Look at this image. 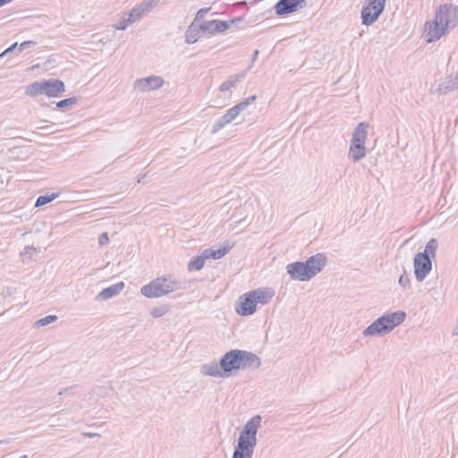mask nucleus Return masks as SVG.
<instances>
[{"label": "nucleus", "instance_id": "ea45409f", "mask_svg": "<svg viewBox=\"0 0 458 458\" xmlns=\"http://www.w3.org/2000/svg\"><path fill=\"white\" fill-rule=\"evenodd\" d=\"M76 386H69V387H66V388H64L62 390L59 391L58 394L59 395H63V394H72V390L75 388Z\"/></svg>", "mask_w": 458, "mask_h": 458}, {"label": "nucleus", "instance_id": "0eeeda50", "mask_svg": "<svg viewBox=\"0 0 458 458\" xmlns=\"http://www.w3.org/2000/svg\"><path fill=\"white\" fill-rule=\"evenodd\" d=\"M437 18L442 21V24L447 30H453L458 24V6L453 4H444L439 5L436 12Z\"/></svg>", "mask_w": 458, "mask_h": 458}, {"label": "nucleus", "instance_id": "f704fd0d", "mask_svg": "<svg viewBox=\"0 0 458 458\" xmlns=\"http://www.w3.org/2000/svg\"><path fill=\"white\" fill-rule=\"evenodd\" d=\"M131 23L129 22L126 16L123 15L122 19L116 23L115 29L119 30H124Z\"/></svg>", "mask_w": 458, "mask_h": 458}, {"label": "nucleus", "instance_id": "423d86ee", "mask_svg": "<svg viewBox=\"0 0 458 458\" xmlns=\"http://www.w3.org/2000/svg\"><path fill=\"white\" fill-rule=\"evenodd\" d=\"M240 350L233 349L226 352L220 359L219 366L222 369L224 377L233 376L237 370L241 369Z\"/></svg>", "mask_w": 458, "mask_h": 458}, {"label": "nucleus", "instance_id": "f8f14e48", "mask_svg": "<svg viewBox=\"0 0 458 458\" xmlns=\"http://www.w3.org/2000/svg\"><path fill=\"white\" fill-rule=\"evenodd\" d=\"M307 5L306 0H279L274 6L275 12L278 16L297 12Z\"/></svg>", "mask_w": 458, "mask_h": 458}, {"label": "nucleus", "instance_id": "412c9836", "mask_svg": "<svg viewBox=\"0 0 458 458\" xmlns=\"http://www.w3.org/2000/svg\"><path fill=\"white\" fill-rule=\"evenodd\" d=\"M369 124L366 122H360L355 127L352 135V142L365 144L367 136H368V128Z\"/></svg>", "mask_w": 458, "mask_h": 458}, {"label": "nucleus", "instance_id": "79ce46f5", "mask_svg": "<svg viewBox=\"0 0 458 458\" xmlns=\"http://www.w3.org/2000/svg\"><path fill=\"white\" fill-rule=\"evenodd\" d=\"M345 453V450L340 452V453H335V454H330L329 456H327V458H339L343 455V454Z\"/></svg>", "mask_w": 458, "mask_h": 458}, {"label": "nucleus", "instance_id": "b1692460", "mask_svg": "<svg viewBox=\"0 0 458 458\" xmlns=\"http://www.w3.org/2000/svg\"><path fill=\"white\" fill-rule=\"evenodd\" d=\"M246 72H242L241 73L238 74L230 75L228 79L220 85V91L225 92L226 90H229L231 88L234 87L239 81L244 78Z\"/></svg>", "mask_w": 458, "mask_h": 458}, {"label": "nucleus", "instance_id": "2eb2a0df", "mask_svg": "<svg viewBox=\"0 0 458 458\" xmlns=\"http://www.w3.org/2000/svg\"><path fill=\"white\" fill-rule=\"evenodd\" d=\"M164 84V81L159 76H148L137 80L134 82V88L141 92L159 89Z\"/></svg>", "mask_w": 458, "mask_h": 458}, {"label": "nucleus", "instance_id": "393cba45", "mask_svg": "<svg viewBox=\"0 0 458 458\" xmlns=\"http://www.w3.org/2000/svg\"><path fill=\"white\" fill-rule=\"evenodd\" d=\"M206 259H208V258L205 257V251L203 250L199 256H197L188 263V269L190 271L200 270L204 267Z\"/></svg>", "mask_w": 458, "mask_h": 458}, {"label": "nucleus", "instance_id": "6ab92c4d", "mask_svg": "<svg viewBox=\"0 0 458 458\" xmlns=\"http://www.w3.org/2000/svg\"><path fill=\"white\" fill-rule=\"evenodd\" d=\"M250 293L254 297L257 305H266L269 303L275 295V291L271 288H258L250 291Z\"/></svg>", "mask_w": 458, "mask_h": 458}, {"label": "nucleus", "instance_id": "1a4fd4ad", "mask_svg": "<svg viewBox=\"0 0 458 458\" xmlns=\"http://www.w3.org/2000/svg\"><path fill=\"white\" fill-rule=\"evenodd\" d=\"M432 269V260L428 254H416L414 257V275L418 282H422Z\"/></svg>", "mask_w": 458, "mask_h": 458}, {"label": "nucleus", "instance_id": "f3484780", "mask_svg": "<svg viewBox=\"0 0 458 458\" xmlns=\"http://www.w3.org/2000/svg\"><path fill=\"white\" fill-rule=\"evenodd\" d=\"M125 284L123 282H118L112 284L109 287L103 289L96 297L95 300L98 301H106L108 299L117 296L124 288Z\"/></svg>", "mask_w": 458, "mask_h": 458}, {"label": "nucleus", "instance_id": "5701e85b", "mask_svg": "<svg viewBox=\"0 0 458 458\" xmlns=\"http://www.w3.org/2000/svg\"><path fill=\"white\" fill-rule=\"evenodd\" d=\"M231 249H232V246L229 244L223 246V247L220 246L216 249H214V248L206 249V250H204L205 257H207L208 259H219L223 258L224 256H225L230 251Z\"/></svg>", "mask_w": 458, "mask_h": 458}, {"label": "nucleus", "instance_id": "473e14b6", "mask_svg": "<svg viewBox=\"0 0 458 458\" xmlns=\"http://www.w3.org/2000/svg\"><path fill=\"white\" fill-rule=\"evenodd\" d=\"M198 31L196 30H188L186 31V34H185V41L188 43V44H192V43H195L197 41V35H198Z\"/></svg>", "mask_w": 458, "mask_h": 458}, {"label": "nucleus", "instance_id": "20e7f679", "mask_svg": "<svg viewBox=\"0 0 458 458\" xmlns=\"http://www.w3.org/2000/svg\"><path fill=\"white\" fill-rule=\"evenodd\" d=\"M257 97L255 95L249 97L244 101H242L231 107L226 111V113L221 116L213 125L211 129V134H216L218 131L223 129L226 124L230 123L233 120H234L239 114L243 111L249 105L253 103L256 100Z\"/></svg>", "mask_w": 458, "mask_h": 458}, {"label": "nucleus", "instance_id": "c9c22d12", "mask_svg": "<svg viewBox=\"0 0 458 458\" xmlns=\"http://www.w3.org/2000/svg\"><path fill=\"white\" fill-rule=\"evenodd\" d=\"M98 243L100 246H105L109 243V236L106 232L102 233L100 236L98 237Z\"/></svg>", "mask_w": 458, "mask_h": 458}, {"label": "nucleus", "instance_id": "2f4dec72", "mask_svg": "<svg viewBox=\"0 0 458 458\" xmlns=\"http://www.w3.org/2000/svg\"><path fill=\"white\" fill-rule=\"evenodd\" d=\"M167 311H168V308H167V306H165V305H162V306H159V307H156V308H154V309L151 310L150 314H151V316H152L153 318H161V317H163L165 314H166V313H167Z\"/></svg>", "mask_w": 458, "mask_h": 458}, {"label": "nucleus", "instance_id": "a878e982", "mask_svg": "<svg viewBox=\"0 0 458 458\" xmlns=\"http://www.w3.org/2000/svg\"><path fill=\"white\" fill-rule=\"evenodd\" d=\"M25 93L30 97H37L43 94L42 83L40 81H35L27 86Z\"/></svg>", "mask_w": 458, "mask_h": 458}, {"label": "nucleus", "instance_id": "72a5a7b5", "mask_svg": "<svg viewBox=\"0 0 458 458\" xmlns=\"http://www.w3.org/2000/svg\"><path fill=\"white\" fill-rule=\"evenodd\" d=\"M398 283L403 288H410L411 287V281L409 276L404 271L403 275L400 276Z\"/></svg>", "mask_w": 458, "mask_h": 458}, {"label": "nucleus", "instance_id": "7c9ffc66", "mask_svg": "<svg viewBox=\"0 0 458 458\" xmlns=\"http://www.w3.org/2000/svg\"><path fill=\"white\" fill-rule=\"evenodd\" d=\"M128 19V21L131 24L141 18L142 12H140V8H133L130 13L124 14Z\"/></svg>", "mask_w": 458, "mask_h": 458}, {"label": "nucleus", "instance_id": "de8ad7c7", "mask_svg": "<svg viewBox=\"0 0 458 458\" xmlns=\"http://www.w3.org/2000/svg\"><path fill=\"white\" fill-rule=\"evenodd\" d=\"M239 5H245L246 4V2L245 1H242V2H239L238 3Z\"/></svg>", "mask_w": 458, "mask_h": 458}, {"label": "nucleus", "instance_id": "4be33fe9", "mask_svg": "<svg viewBox=\"0 0 458 458\" xmlns=\"http://www.w3.org/2000/svg\"><path fill=\"white\" fill-rule=\"evenodd\" d=\"M200 373L203 376L224 377L222 369H220L219 364L216 360L201 365Z\"/></svg>", "mask_w": 458, "mask_h": 458}, {"label": "nucleus", "instance_id": "39448f33", "mask_svg": "<svg viewBox=\"0 0 458 458\" xmlns=\"http://www.w3.org/2000/svg\"><path fill=\"white\" fill-rule=\"evenodd\" d=\"M386 0H365L360 18L363 25L369 26L376 22L385 10Z\"/></svg>", "mask_w": 458, "mask_h": 458}, {"label": "nucleus", "instance_id": "6e6552de", "mask_svg": "<svg viewBox=\"0 0 458 458\" xmlns=\"http://www.w3.org/2000/svg\"><path fill=\"white\" fill-rule=\"evenodd\" d=\"M243 20H244V18L242 16V17H238V18L230 20L229 21H221V20L208 21H204L199 26V30L204 33L213 35L216 33L224 32L226 30H228L231 25H237L238 23L243 21Z\"/></svg>", "mask_w": 458, "mask_h": 458}, {"label": "nucleus", "instance_id": "a18cd8bd", "mask_svg": "<svg viewBox=\"0 0 458 458\" xmlns=\"http://www.w3.org/2000/svg\"><path fill=\"white\" fill-rule=\"evenodd\" d=\"M451 90V88L449 87H445V89H444V93H446L447 91Z\"/></svg>", "mask_w": 458, "mask_h": 458}, {"label": "nucleus", "instance_id": "a19ab883", "mask_svg": "<svg viewBox=\"0 0 458 458\" xmlns=\"http://www.w3.org/2000/svg\"><path fill=\"white\" fill-rule=\"evenodd\" d=\"M209 11V8H201L198 11L197 16L202 17L205 13H207Z\"/></svg>", "mask_w": 458, "mask_h": 458}, {"label": "nucleus", "instance_id": "cd10ccee", "mask_svg": "<svg viewBox=\"0 0 458 458\" xmlns=\"http://www.w3.org/2000/svg\"><path fill=\"white\" fill-rule=\"evenodd\" d=\"M77 102H78L77 97H71V98H64L63 100L56 102L55 106L59 109H65V108H68V107L77 104Z\"/></svg>", "mask_w": 458, "mask_h": 458}, {"label": "nucleus", "instance_id": "4468645a", "mask_svg": "<svg viewBox=\"0 0 458 458\" xmlns=\"http://www.w3.org/2000/svg\"><path fill=\"white\" fill-rule=\"evenodd\" d=\"M43 94L49 98L58 97L65 91L64 83L58 79H50L41 81Z\"/></svg>", "mask_w": 458, "mask_h": 458}, {"label": "nucleus", "instance_id": "f03ea898", "mask_svg": "<svg viewBox=\"0 0 458 458\" xmlns=\"http://www.w3.org/2000/svg\"><path fill=\"white\" fill-rule=\"evenodd\" d=\"M326 264V255L317 253L310 257L305 262L296 261L288 264L286 272L293 280L309 281L322 271Z\"/></svg>", "mask_w": 458, "mask_h": 458}, {"label": "nucleus", "instance_id": "4c0bfd02", "mask_svg": "<svg viewBox=\"0 0 458 458\" xmlns=\"http://www.w3.org/2000/svg\"><path fill=\"white\" fill-rule=\"evenodd\" d=\"M152 7V4L150 2H142L138 8H140V12H142V15L146 13H148Z\"/></svg>", "mask_w": 458, "mask_h": 458}, {"label": "nucleus", "instance_id": "9d476101", "mask_svg": "<svg viewBox=\"0 0 458 458\" xmlns=\"http://www.w3.org/2000/svg\"><path fill=\"white\" fill-rule=\"evenodd\" d=\"M448 31L449 30H447L436 16L433 21H427L425 24L426 41L431 43L438 40L442 36L448 33Z\"/></svg>", "mask_w": 458, "mask_h": 458}, {"label": "nucleus", "instance_id": "aec40b11", "mask_svg": "<svg viewBox=\"0 0 458 458\" xmlns=\"http://www.w3.org/2000/svg\"><path fill=\"white\" fill-rule=\"evenodd\" d=\"M367 154L365 144L352 142L349 148L348 157L352 162L357 163L365 157Z\"/></svg>", "mask_w": 458, "mask_h": 458}, {"label": "nucleus", "instance_id": "f257e3e1", "mask_svg": "<svg viewBox=\"0 0 458 458\" xmlns=\"http://www.w3.org/2000/svg\"><path fill=\"white\" fill-rule=\"evenodd\" d=\"M261 416L255 415L243 426L232 458H252L257 445V433L261 427Z\"/></svg>", "mask_w": 458, "mask_h": 458}, {"label": "nucleus", "instance_id": "9b49d317", "mask_svg": "<svg viewBox=\"0 0 458 458\" xmlns=\"http://www.w3.org/2000/svg\"><path fill=\"white\" fill-rule=\"evenodd\" d=\"M257 303L250 292L241 295L235 304V311L241 316H250L256 312Z\"/></svg>", "mask_w": 458, "mask_h": 458}, {"label": "nucleus", "instance_id": "e433bc0d", "mask_svg": "<svg viewBox=\"0 0 458 458\" xmlns=\"http://www.w3.org/2000/svg\"><path fill=\"white\" fill-rule=\"evenodd\" d=\"M36 45V42L33 40H27L22 42L19 47V52H21L27 48L32 47Z\"/></svg>", "mask_w": 458, "mask_h": 458}, {"label": "nucleus", "instance_id": "ddd939ff", "mask_svg": "<svg viewBox=\"0 0 458 458\" xmlns=\"http://www.w3.org/2000/svg\"><path fill=\"white\" fill-rule=\"evenodd\" d=\"M140 293L147 298H158L168 294L165 290V280L162 276L157 277L149 284L142 286Z\"/></svg>", "mask_w": 458, "mask_h": 458}, {"label": "nucleus", "instance_id": "bb28decb", "mask_svg": "<svg viewBox=\"0 0 458 458\" xmlns=\"http://www.w3.org/2000/svg\"><path fill=\"white\" fill-rule=\"evenodd\" d=\"M437 247V241L432 238L427 242L424 251L419 252L418 254H428V256L430 257L431 259L435 258Z\"/></svg>", "mask_w": 458, "mask_h": 458}, {"label": "nucleus", "instance_id": "c756f323", "mask_svg": "<svg viewBox=\"0 0 458 458\" xmlns=\"http://www.w3.org/2000/svg\"><path fill=\"white\" fill-rule=\"evenodd\" d=\"M56 320H57L56 315H48V316H46V317L37 320L35 322L34 326L36 327H44V326L49 325Z\"/></svg>", "mask_w": 458, "mask_h": 458}, {"label": "nucleus", "instance_id": "a211bd4d", "mask_svg": "<svg viewBox=\"0 0 458 458\" xmlns=\"http://www.w3.org/2000/svg\"><path fill=\"white\" fill-rule=\"evenodd\" d=\"M240 356L241 360H242L241 362L242 369L251 368L257 369L261 366L260 359L253 352L240 350Z\"/></svg>", "mask_w": 458, "mask_h": 458}, {"label": "nucleus", "instance_id": "49530a36", "mask_svg": "<svg viewBox=\"0 0 458 458\" xmlns=\"http://www.w3.org/2000/svg\"><path fill=\"white\" fill-rule=\"evenodd\" d=\"M453 335H458V327L454 329V331L452 334Z\"/></svg>", "mask_w": 458, "mask_h": 458}, {"label": "nucleus", "instance_id": "c85d7f7f", "mask_svg": "<svg viewBox=\"0 0 458 458\" xmlns=\"http://www.w3.org/2000/svg\"><path fill=\"white\" fill-rule=\"evenodd\" d=\"M57 196L58 194L56 193H52L50 195H40L39 197H38L36 200L35 207H41L43 205H46L53 201Z\"/></svg>", "mask_w": 458, "mask_h": 458}, {"label": "nucleus", "instance_id": "c03bdc74", "mask_svg": "<svg viewBox=\"0 0 458 458\" xmlns=\"http://www.w3.org/2000/svg\"><path fill=\"white\" fill-rule=\"evenodd\" d=\"M258 55H259V50H255L253 53V56H252L253 61L257 58Z\"/></svg>", "mask_w": 458, "mask_h": 458}, {"label": "nucleus", "instance_id": "dca6fc26", "mask_svg": "<svg viewBox=\"0 0 458 458\" xmlns=\"http://www.w3.org/2000/svg\"><path fill=\"white\" fill-rule=\"evenodd\" d=\"M162 278L165 280L167 293L179 290H186L191 286V282L185 279H178L172 276H163Z\"/></svg>", "mask_w": 458, "mask_h": 458}, {"label": "nucleus", "instance_id": "37998d69", "mask_svg": "<svg viewBox=\"0 0 458 458\" xmlns=\"http://www.w3.org/2000/svg\"><path fill=\"white\" fill-rule=\"evenodd\" d=\"M84 435H85L86 437H95V436H98V434H96V433H85Z\"/></svg>", "mask_w": 458, "mask_h": 458}, {"label": "nucleus", "instance_id": "58836bf2", "mask_svg": "<svg viewBox=\"0 0 458 458\" xmlns=\"http://www.w3.org/2000/svg\"><path fill=\"white\" fill-rule=\"evenodd\" d=\"M18 46V43L15 42L13 43V45H11L9 47H7L4 51H3L1 54H0V58H3L4 55H6L7 54L13 52Z\"/></svg>", "mask_w": 458, "mask_h": 458}, {"label": "nucleus", "instance_id": "7ed1b4c3", "mask_svg": "<svg viewBox=\"0 0 458 458\" xmlns=\"http://www.w3.org/2000/svg\"><path fill=\"white\" fill-rule=\"evenodd\" d=\"M405 318L406 313L402 310L384 314L367 327L362 334L366 337L384 335L402 324Z\"/></svg>", "mask_w": 458, "mask_h": 458}]
</instances>
